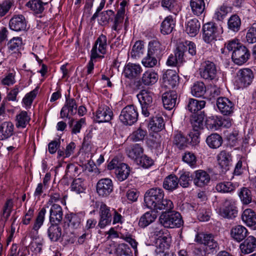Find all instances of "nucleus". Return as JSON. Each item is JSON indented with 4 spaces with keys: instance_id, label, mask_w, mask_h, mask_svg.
Returning a JSON list of instances; mask_svg holds the SVG:
<instances>
[{
    "instance_id": "nucleus-1",
    "label": "nucleus",
    "mask_w": 256,
    "mask_h": 256,
    "mask_svg": "<svg viewBox=\"0 0 256 256\" xmlns=\"http://www.w3.org/2000/svg\"><path fill=\"white\" fill-rule=\"evenodd\" d=\"M164 190L160 188H153L146 191L144 195L146 206L156 212L158 210L168 212L174 208L172 201L164 198Z\"/></svg>"
},
{
    "instance_id": "nucleus-2",
    "label": "nucleus",
    "mask_w": 256,
    "mask_h": 256,
    "mask_svg": "<svg viewBox=\"0 0 256 256\" xmlns=\"http://www.w3.org/2000/svg\"><path fill=\"white\" fill-rule=\"evenodd\" d=\"M225 48L228 51H232V59L236 64L241 66L246 63L250 58L249 50L238 40H232L226 44Z\"/></svg>"
},
{
    "instance_id": "nucleus-3",
    "label": "nucleus",
    "mask_w": 256,
    "mask_h": 256,
    "mask_svg": "<svg viewBox=\"0 0 256 256\" xmlns=\"http://www.w3.org/2000/svg\"><path fill=\"white\" fill-rule=\"evenodd\" d=\"M154 96L153 92L146 90H142L137 94V98L141 106L142 114L145 117H148L159 112Z\"/></svg>"
},
{
    "instance_id": "nucleus-4",
    "label": "nucleus",
    "mask_w": 256,
    "mask_h": 256,
    "mask_svg": "<svg viewBox=\"0 0 256 256\" xmlns=\"http://www.w3.org/2000/svg\"><path fill=\"white\" fill-rule=\"evenodd\" d=\"M108 168L115 170L116 177L120 182L128 178L130 173V167L126 164L122 162L118 157L114 158L108 164Z\"/></svg>"
},
{
    "instance_id": "nucleus-5",
    "label": "nucleus",
    "mask_w": 256,
    "mask_h": 256,
    "mask_svg": "<svg viewBox=\"0 0 256 256\" xmlns=\"http://www.w3.org/2000/svg\"><path fill=\"white\" fill-rule=\"evenodd\" d=\"M96 206L99 207L100 219L98 226L100 228H104L111 224L112 216V208L108 206L104 202H96Z\"/></svg>"
},
{
    "instance_id": "nucleus-6",
    "label": "nucleus",
    "mask_w": 256,
    "mask_h": 256,
    "mask_svg": "<svg viewBox=\"0 0 256 256\" xmlns=\"http://www.w3.org/2000/svg\"><path fill=\"white\" fill-rule=\"evenodd\" d=\"M138 116L136 108L134 105H128L122 110L119 118L124 124L132 126L137 122Z\"/></svg>"
},
{
    "instance_id": "nucleus-7",
    "label": "nucleus",
    "mask_w": 256,
    "mask_h": 256,
    "mask_svg": "<svg viewBox=\"0 0 256 256\" xmlns=\"http://www.w3.org/2000/svg\"><path fill=\"white\" fill-rule=\"evenodd\" d=\"M160 223L166 228H179L183 224L180 214L178 212L162 213L160 217Z\"/></svg>"
},
{
    "instance_id": "nucleus-8",
    "label": "nucleus",
    "mask_w": 256,
    "mask_h": 256,
    "mask_svg": "<svg viewBox=\"0 0 256 256\" xmlns=\"http://www.w3.org/2000/svg\"><path fill=\"white\" fill-rule=\"evenodd\" d=\"M238 210L236 202L232 199H226L219 209L220 214L224 218L234 219L237 216Z\"/></svg>"
},
{
    "instance_id": "nucleus-9",
    "label": "nucleus",
    "mask_w": 256,
    "mask_h": 256,
    "mask_svg": "<svg viewBox=\"0 0 256 256\" xmlns=\"http://www.w3.org/2000/svg\"><path fill=\"white\" fill-rule=\"evenodd\" d=\"M216 238V236L212 234L200 232L196 235L195 240L196 242L206 246L207 250L213 251L218 248V244Z\"/></svg>"
},
{
    "instance_id": "nucleus-10",
    "label": "nucleus",
    "mask_w": 256,
    "mask_h": 256,
    "mask_svg": "<svg viewBox=\"0 0 256 256\" xmlns=\"http://www.w3.org/2000/svg\"><path fill=\"white\" fill-rule=\"evenodd\" d=\"M204 40L207 43H210L216 40L222 32V28H218L214 22H208L203 26Z\"/></svg>"
},
{
    "instance_id": "nucleus-11",
    "label": "nucleus",
    "mask_w": 256,
    "mask_h": 256,
    "mask_svg": "<svg viewBox=\"0 0 256 256\" xmlns=\"http://www.w3.org/2000/svg\"><path fill=\"white\" fill-rule=\"evenodd\" d=\"M199 71L200 76L204 79L213 80L216 78V68L212 62L206 61L202 64Z\"/></svg>"
},
{
    "instance_id": "nucleus-12",
    "label": "nucleus",
    "mask_w": 256,
    "mask_h": 256,
    "mask_svg": "<svg viewBox=\"0 0 256 256\" xmlns=\"http://www.w3.org/2000/svg\"><path fill=\"white\" fill-rule=\"evenodd\" d=\"M113 190L114 184L110 178H101L96 184V192L100 197H108L112 192Z\"/></svg>"
},
{
    "instance_id": "nucleus-13",
    "label": "nucleus",
    "mask_w": 256,
    "mask_h": 256,
    "mask_svg": "<svg viewBox=\"0 0 256 256\" xmlns=\"http://www.w3.org/2000/svg\"><path fill=\"white\" fill-rule=\"evenodd\" d=\"M107 38L105 35L102 34L99 36L95 42L92 50L91 54L92 58H104L102 56H100L98 52L104 54L106 52L107 48Z\"/></svg>"
},
{
    "instance_id": "nucleus-14",
    "label": "nucleus",
    "mask_w": 256,
    "mask_h": 256,
    "mask_svg": "<svg viewBox=\"0 0 256 256\" xmlns=\"http://www.w3.org/2000/svg\"><path fill=\"white\" fill-rule=\"evenodd\" d=\"M113 116V112L107 106L98 107L94 117V120L97 122H108L110 121Z\"/></svg>"
},
{
    "instance_id": "nucleus-15",
    "label": "nucleus",
    "mask_w": 256,
    "mask_h": 256,
    "mask_svg": "<svg viewBox=\"0 0 256 256\" xmlns=\"http://www.w3.org/2000/svg\"><path fill=\"white\" fill-rule=\"evenodd\" d=\"M178 84V76L175 70H168L162 76V85L164 87L170 89L174 88Z\"/></svg>"
},
{
    "instance_id": "nucleus-16",
    "label": "nucleus",
    "mask_w": 256,
    "mask_h": 256,
    "mask_svg": "<svg viewBox=\"0 0 256 256\" xmlns=\"http://www.w3.org/2000/svg\"><path fill=\"white\" fill-rule=\"evenodd\" d=\"M216 104L220 112L224 115L230 116L234 112V104L227 98H218Z\"/></svg>"
},
{
    "instance_id": "nucleus-17",
    "label": "nucleus",
    "mask_w": 256,
    "mask_h": 256,
    "mask_svg": "<svg viewBox=\"0 0 256 256\" xmlns=\"http://www.w3.org/2000/svg\"><path fill=\"white\" fill-rule=\"evenodd\" d=\"M238 82L240 87H246L252 82L254 76L252 71L248 68L240 69L238 72Z\"/></svg>"
},
{
    "instance_id": "nucleus-18",
    "label": "nucleus",
    "mask_w": 256,
    "mask_h": 256,
    "mask_svg": "<svg viewBox=\"0 0 256 256\" xmlns=\"http://www.w3.org/2000/svg\"><path fill=\"white\" fill-rule=\"evenodd\" d=\"M77 105L74 98H66V103L60 112V117L70 118V116L76 114Z\"/></svg>"
},
{
    "instance_id": "nucleus-19",
    "label": "nucleus",
    "mask_w": 256,
    "mask_h": 256,
    "mask_svg": "<svg viewBox=\"0 0 256 256\" xmlns=\"http://www.w3.org/2000/svg\"><path fill=\"white\" fill-rule=\"evenodd\" d=\"M217 160L219 166L222 172L229 170L232 164V156L230 152L224 150L217 156Z\"/></svg>"
},
{
    "instance_id": "nucleus-20",
    "label": "nucleus",
    "mask_w": 256,
    "mask_h": 256,
    "mask_svg": "<svg viewBox=\"0 0 256 256\" xmlns=\"http://www.w3.org/2000/svg\"><path fill=\"white\" fill-rule=\"evenodd\" d=\"M210 180V175L204 170H199L194 172V183L198 187L202 188L208 184Z\"/></svg>"
},
{
    "instance_id": "nucleus-21",
    "label": "nucleus",
    "mask_w": 256,
    "mask_h": 256,
    "mask_svg": "<svg viewBox=\"0 0 256 256\" xmlns=\"http://www.w3.org/2000/svg\"><path fill=\"white\" fill-rule=\"evenodd\" d=\"M166 47L158 40H152L149 42L148 50L149 54L160 58L164 52Z\"/></svg>"
},
{
    "instance_id": "nucleus-22",
    "label": "nucleus",
    "mask_w": 256,
    "mask_h": 256,
    "mask_svg": "<svg viewBox=\"0 0 256 256\" xmlns=\"http://www.w3.org/2000/svg\"><path fill=\"white\" fill-rule=\"evenodd\" d=\"M142 68L139 64L128 63L124 68V76L130 80L136 78L142 72Z\"/></svg>"
},
{
    "instance_id": "nucleus-23",
    "label": "nucleus",
    "mask_w": 256,
    "mask_h": 256,
    "mask_svg": "<svg viewBox=\"0 0 256 256\" xmlns=\"http://www.w3.org/2000/svg\"><path fill=\"white\" fill-rule=\"evenodd\" d=\"M150 116L151 117V120L148 123V128L154 132L162 130L164 128V120L159 114V112Z\"/></svg>"
},
{
    "instance_id": "nucleus-24",
    "label": "nucleus",
    "mask_w": 256,
    "mask_h": 256,
    "mask_svg": "<svg viewBox=\"0 0 256 256\" xmlns=\"http://www.w3.org/2000/svg\"><path fill=\"white\" fill-rule=\"evenodd\" d=\"M177 97L175 91L164 92L162 96L164 108L168 110H172L176 106Z\"/></svg>"
},
{
    "instance_id": "nucleus-25",
    "label": "nucleus",
    "mask_w": 256,
    "mask_h": 256,
    "mask_svg": "<svg viewBox=\"0 0 256 256\" xmlns=\"http://www.w3.org/2000/svg\"><path fill=\"white\" fill-rule=\"evenodd\" d=\"M50 223L60 224L62 220L63 212L62 207L58 204H52L50 211Z\"/></svg>"
},
{
    "instance_id": "nucleus-26",
    "label": "nucleus",
    "mask_w": 256,
    "mask_h": 256,
    "mask_svg": "<svg viewBox=\"0 0 256 256\" xmlns=\"http://www.w3.org/2000/svg\"><path fill=\"white\" fill-rule=\"evenodd\" d=\"M247 229L242 225L235 226L230 230V236L236 241L240 242L244 240L248 234Z\"/></svg>"
},
{
    "instance_id": "nucleus-27",
    "label": "nucleus",
    "mask_w": 256,
    "mask_h": 256,
    "mask_svg": "<svg viewBox=\"0 0 256 256\" xmlns=\"http://www.w3.org/2000/svg\"><path fill=\"white\" fill-rule=\"evenodd\" d=\"M240 248L244 254H250L256 249V238L253 236H248L244 242L240 244Z\"/></svg>"
},
{
    "instance_id": "nucleus-28",
    "label": "nucleus",
    "mask_w": 256,
    "mask_h": 256,
    "mask_svg": "<svg viewBox=\"0 0 256 256\" xmlns=\"http://www.w3.org/2000/svg\"><path fill=\"white\" fill-rule=\"evenodd\" d=\"M10 28L14 31H21L26 28V22L24 17L22 15H18L13 17L10 22Z\"/></svg>"
},
{
    "instance_id": "nucleus-29",
    "label": "nucleus",
    "mask_w": 256,
    "mask_h": 256,
    "mask_svg": "<svg viewBox=\"0 0 256 256\" xmlns=\"http://www.w3.org/2000/svg\"><path fill=\"white\" fill-rule=\"evenodd\" d=\"M242 222L249 227L256 224V214L252 209L247 208L244 210L242 214Z\"/></svg>"
},
{
    "instance_id": "nucleus-30",
    "label": "nucleus",
    "mask_w": 256,
    "mask_h": 256,
    "mask_svg": "<svg viewBox=\"0 0 256 256\" xmlns=\"http://www.w3.org/2000/svg\"><path fill=\"white\" fill-rule=\"evenodd\" d=\"M160 4L164 10H168L175 15L181 10L178 0H161Z\"/></svg>"
},
{
    "instance_id": "nucleus-31",
    "label": "nucleus",
    "mask_w": 256,
    "mask_h": 256,
    "mask_svg": "<svg viewBox=\"0 0 256 256\" xmlns=\"http://www.w3.org/2000/svg\"><path fill=\"white\" fill-rule=\"evenodd\" d=\"M176 26V20L172 16H166L160 26V32L163 34H170Z\"/></svg>"
},
{
    "instance_id": "nucleus-32",
    "label": "nucleus",
    "mask_w": 256,
    "mask_h": 256,
    "mask_svg": "<svg viewBox=\"0 0 256 256\" xmlns=\"http://www.w3.org/2000/svg\"><path fill=\"white\" fill-rule=\"evenodd\" d=\"M178 178L174 174L167 176L163 182V188L169 192H172L178 187Z\"/></svg>"
},
{
    "instance_id": "nucleus-33",
    "label": "nucleus",
    "mask_w": 256,
    "mask_h": 256,
    "mask_svg": "<svg viewBox=\"0 0 256 256\" xmlns=\"http://www.w3.org/2000/svg\"><path fill=\"white\" fill-rule=\"evenodd\" d=\"M14 133V125L10 122H5L0 125V140L11 136Z\"/></svg>"
},
{
    "instance_id": "nucleus-34",
    "label": "nucleus",
    "mask_w": 256,
    "mask_h": 256,
    "mask_svg": "<svg viewBox=\"0 0 256 256\" xmlns=\"http://www.w3.org/2000/svg\"><path fill=\"white\" fill-rule=\"evenodd\" d=\"M200 28V23L196 18L188 20L186 25V32L190 36H196Z\"/></svg>"
},
{
    "instance_id": "nucleus-35",
    "label": "nucleus",
    "mask_w": 256,
    "mask_h": 256,
    "mask_svg": "<svg viewBox=\"0 0 256 256\" xmlns=\"http://www.w3.org/2000/svg\"><path fill=\"white\" fill-rule=\"evenodd\" d=\"M190 6L194 15L199 16L205 12L206 4L204 0H190Z\"/></svg>"
},
{
    "instance_id": "nucleus-36",
    "label": "nucleus",
    "mask_w": 256,
    "mask_h": 256,
    "mask_svg": "<svg viewBox=\"0 0 256 256\" xmlns=\"http://www.w3.org/2000/svg\"><path fill=\"white\" fill-rule=\"evenodd\" d=\"M48 235L51 241H58L62 236V228L58 224L50 223L48 229Z\"/></svg>"
},
{
    "instance_id": "nucleus-37",
    "label": "nucleus",
    "mask_w": 256,
    "mask_h": 256,
    "mask_svg": "<svg viewBox=\"0 0 256 256\" xmlns=\"http://www.w3.org/2000/svg\"><path fill=\"white\" fill-rule=\"evenodd\" d=\"M156 252L160 254L164 252L165 250H167L170 246V238L165 236H160L156 242Z\"/></svg>"
},
{
    "instance_id": "nucleus-38",
    "label": "nucleus",
    "mask_w": 256,
    "mask_h": 256,
    "mask_svg": "<svg viewBox=\"0 0 256 256\" xmlns=\"http://www.w3.org/2000/svg\"><path fill=\"white\" fill-rule=\"evenodd\" d=\"M156 211L148 212L140 218L138 224L142 228H145L154 222L157 217Z\"/></svg>"
},
{
    "instance_id": "nucleus-39",
    "label": "nucleus",
    "mask_w": 256,
    "mask_h": 256,
    "mask_svg": "<svg viewBox=\"0 0 256 256\" xmlns=\"http://www.w3.org/2000/svg\"><path fill=\"white\" fill-rule=\"evenodd\" d=\"M158 74L154 71L149 70L145 72L142 78V82L146 86L152 85L158 80Z\"/></svg>"
},
{
    "instance_id": "nucleus-40",
    "label": "nucleus",
    "mask_w": 256,
    "mask_h": 256,
    "mask_svg": "<svg viewBox=\"0 0 256 256\" xmlns=\"http://www.w3.org/2000/svg\"><path fill=\"white\" fill-rule=\"evenodd\" d=\"M222 137L216 133L208 136L206 140L207 144L212 148H218L222 144Z\"/></svg>"
},
{
    "instance_id": "nucleus-41",
    "label": "nucleus",
    "mask_w": 256,
    "mask_h": 256,
    "mask_svg": "<svg viewBox=\"0 0 256 256\" xmlns=\"http://www.w3.org/2000/svg\"><path fill=\"white\" fill-rule=\"evenodd\" d=\"M205 124L208 129L212 130H218L221 127V116H209L206 118Z\"/></svg>"
},
{
    "instance_id": "nucleus-42",
    "label": "nucleus",
    "mask_w": 256,
    "mask_h": 256,
    "mask_svg": "<svg viewBox=\"0 0 256 256\" xmlns=\"http://www.w3.org/2000/svg\"><path fill=\"white\" fill-rule=\"evenodd\" d=\"M22 45V38L20 37H14L7 44L8 52L11 53L19 52Z\"/></svg>"
},
{
    "instance_id": "nucleus-43",
    "label": "nucleus",
    "mask_w": 256,
    "mask_h": 256,
    "mask_svg": "<svg viewBox=\"0 0 256 256\" xmlns=\"http://www.w3.org/2000/svg\"><path fill=\"white\" fill-rule=\"evenodd\" d=\"M144 150L139 144L132 146L128 150V155L129 158L134 160L136 162L142 155Z\"/></svg>"
},
{
    "instance_id": "nucleus-44",
    "label": "nucleus",
    "mask_w": 256,
    "mask_h": 256,
    "mask_svg": "<svg viewBox=\"0 0 256 256\" xmlns=\"http://www.w3.org/2000/svg\"><path fill=\"white\" fill-rule=\"evenodd\" d=\"M191 92L196 97H202L206 92V86L204 82H196L191 88Z\"/></svg>"
},
{
    "instance_id": "nucleus-45",
    "label": "nucleus",
    "mask_w": 256,
    "mask_h": 256,
    "mask_svg": "<svg viewBox=\"0 0 256 256\" xmlns=\"http://www.w3.org/2000/svg\"><path fill=\"white\" fill-rule=\"evenodd\" d=\"M206 105L204 100H198L194 98H190L187 105L188 110L192 112H196L203 108Z\"/></svg>"
},
{
    "instance_id": "nucleus-46",
    "label": "nucleus",
    "mask_w": 256,
    "mask_h": 256,
    "mask_svg": "<svg viewBox=\"0 0 256 256\" xmlns=\"http://www.w3.org/2000/svg\"><path fill=\"white\" fill-rule=\"evenodd\" d=\"M240 26L241 20L238 15L233 14L228 18V27L230 30L238 32L240 30Z\"/></svg>"
},
{
    "instance_id": "nucleus-47",
    "label": "nucleus",
    "mask_w": 256,
    "mask_h": 256,
    "mask_svg": "<svg viewBox=\"0 0 256 256\" xmlns=\"http://www.w3.org/2000/svg\"><path fill=\"white\" fill-rule=\"evenodd\" d=\"M64 222H68L69 226H71L73 228H76L81 222V218L76 214H67L64 218Z\"/></svg>"
},
{
    "instance_id": "nucleus-48",
    "label": "nucleus",
    "mask_w": 256,
    "mask_h": 256,
    "mask_svg": "<svg viewBox=\"0 0 256 256\" xmlns=\"http://www.w3.org/2000/svg\"><path fill=\"white\" fill-rule=\"evenodd\" d=\"M44 4L40 0H30L26 6L36 14H41L44 10Z\"/></svg>"
},
{
    "instance_id": "nucleus-49",
    "label": "nucleus",
    "mask_w": 256,
    "mask_h": 256,
    "mask_svg": "<svg viewBox=\"0 0 256 256\" xmlns=\"http://www.w3.org/2000/svg\"><path fill=\"white\" fill-rule=\"evenodd\" d=\"M30 120V118L28 113L25 111H22L16 116V125L18 128H24L28 124Z\"/></svg>"
},
{
    "instance_id": "nucleus-50",
    "label": "nucleus",
    "mask_w": 256,
    "mask_h": 256,
    "mask_svg": "<svg viewBox=\"0 0 256 256\" xmlns=\"http://www.w3.org/2000/svg\"><path fill=\"white\" fill-rule=\"evenodd\" d=\"M238 196L244 204H248L252 202V192L247 188L243 187L241 188L238 192Z\"/></svg>"
},
{
    "instance_id": "nucleus-51",
    "label": "nucleus",
    "mask_w": 256,
    "mask_h": 256,
    "mask_svg": "<svg viewBox=\"0 0 256 256\" xmlns=\"http://www.w3.org/2000/svg\"><path fill=\"white\" fill-rule=\"evenodd\" d=\"M46 212V208H42L41 210L39 212L38 215L34 222L32 229L35 231L36 234H38V230L43 224Z\"/></svg>"
},
{
    "instance_id": "nucleus-52",
    "label": "nucleus",
    "mask_w": 256,
    "mask_h": 256,
    "mask_svg": "<svg viewBox=\"0 0 256 256\" xmlns=\"http://www.w3.org/2000/svg\"><path fill=\"white\" fill-rule=\"evenodd\" d=\"M174 144L179 149H184L186 146L187 138L180 132H177L174 136Z\"/></svg>"
},
{
    "instance_id": "nucleus-53",
    "label": "nucleus",
    "mask_w": 256,
    "mask_h": 256,
    "mask_svg": "<svg viewBox=\"0 0 256 256\" xmlns=\"http://www.w3.org/2000/svg\"><path fill=\"white\" fill-rule=\"evenodd\" d=\"M193 179L190 172H185L182 173L178 178V184L184 188H188Z\"/></svg>"
},
{
    "instance_id": "nucleus-54",
    "label": "nucleus",
    "mask_w": 256,
    "mask_h": 256,
    "mask_svg": "<svg viewBox=\"0 0 256 256\" xmlns=\"http://www.w3.org/2000/svg\"><path fill=\"white\" fill-rule=\"evenodd\" d=\"M236 188L230 182H220L216 184V190L220 192L226 193L230 192L234 190Z\"/></svg>"
},
{
    "instance_id": "nucleus-55",
    "label": "nucleus",
    "mask_w": 256,
    "mask_h": 256,
    "mask_svg": "<svg viewBox=\"0 0 256 256\" xmlns=\"http://www.w3.org/2000/svg\"><path fill=\"white\" fill-rule=\"evenodd\" d=\"M158 58L152 54H149L148 52L147 55L142 60V64L147 68H152L156 66Z\"/></svg>"
},
{
    "instance_id": "nucleus-56",
    "label": "nucleus",
    "mask_w": 256,
    "mask_h": 256,
    "mask_svg": "<svg viewBox=\"0 0 256 256\" xmlns=\"http://www.w3.org/2000/svg\"><path fill=\"white\" fill-rule=\"evenodd\" d=\"M229 8L223 4L218 8L215 12L214 18L218 21H222L224 20L228 12Z\"/></svg>"
},
{
    "instance_id": "nucleus-57",
    "label": "nucleus",
    "mask_w": 256,
    "mask_h": 256,
    "mask_svg": "<svg viewBox=\"0 0 256 256\" xmlns=\"http://www.w3.org/2000/svg\"><path fill=\"white\" fill-rule=\"evenodd\" d=\"M183 161L188 164L190 167L195 168L196 164V158L195 155L190 152H186L182 156Z\"/></svg>"
},
{
    "instance_id": "nucleus-58",
    "label": "nucleus",
    "mask_w": 256,
    "mask_h": 256,
    "mask_svg": "<svg viewBox=\"0 0 256 256\" xmlns=\"http://www.w3.org/2000/svg\"><path fill=\"white\" fill-rule=\"evenodd\" d=\"M146 134V130L142 128V126H140L138 130L132 132L130 138L135 142L140 141L144 139Z\"/></svg>"
},
{
    "instance_id": "nucleus-59",
    "label": "nucleus",
    "mask_w": 256,
    "mask_h": 256,
    "mask_svg": "<svg viewBox=\"0 0 256 256\" xmlns=\"http://www.w3.org/2000/svg\"><path fill=\"white\" fill-rule=\"evenodd\" d=\"M246 40L249 44L256 42V23H254L248 28L246 36Z\"/></svg>"
},
{
    "instance_id": "nucleus-60",
    "label": "nucleus",
    "mask_w": 256,
    "mask_h": 256,
    "mask_svg": "<svg viewBox=\"0 0 256 256\" xmlns=\"http://www.w3.org/2000/svg\"><path fill=\"white\" fill-rule=\"evenodd\" d=\"M13 206V202L12 199L8 200L5 203L2 210V216L6 220L10 216Z\"/></svg>"
},
{
    "instance_id": "nucleus-61",
    "label": "nucleus",
    "mask_w": 256,
    "mask_h": 256,
    "mask_svg": "<svg viewBox=\"0 0 256 256\" xmlns=\"http://www.w3.org/2000/svg\"><path fill=\"white\" fill-rule=\"evenodd\" d=\"M136 162L144 168H148L153 164L154 162L151 158L146 155H142Z\"/></svg>"
},
{
    "instance_id": "nucleus-62",
    "label": "nucleus",
    "mask_w": 256,
    "mask_h": 256,
    "mask_svg": "<svg viewBox=\"0 0 256 256\" xmlns=\"http://www.w3.org/2000/svg\"><path fill=\"white\" fill-rule=\"evenodd\" d=\"M14 4V0H4L2 4H0V16H4Z\"/></svg>"
},
{
    "instance_id": "nucleus-63",
    "label": "nucleus",
    "mask_w": 256,
    "mask_h": 256,
    "mask_svg": "<svg viewBox=\"0 0 256 256\" xmlns=\"http://www.w3.org/2000/svg\"><path fill=\"white\" fill-rule=\"evenodd\" d=\"M83 185V181L82 178L75 179L71 184V190L76 192L77 194H80L84 190Z\"/></svg>"
},
{
    "instance_id": "nucleus-64",
    "label": "nucleus",
    "mask_w": 256,
    "mask_h": 256,
    "mask_svg": "<svg viewBox=\"0 0 256 256\" xmlns=\"http://www.w3.org/2000/svg\"><path fill=\"white\" fill-rule=\"evenodd\" d=\"M204 116L203 114H199L194 118L192 121V124L195 131H198L199 129L203 127Z\"/></svg>"
}]
</instances>
